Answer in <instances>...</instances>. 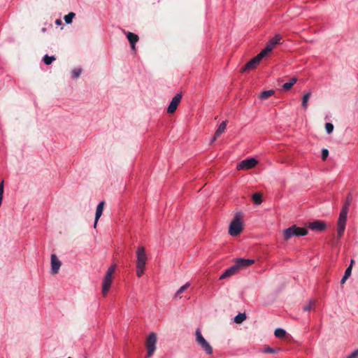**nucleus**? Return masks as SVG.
<instances>
[{"instance_id":"obj_1","label":"nucleus","mask_w":358,"mask_h":358,"mask_svg":"<svg viewBox=\"0 0 358 358\" xmlns=\"http://www.w3.org/2000/svg\"><path fill=\"white\" fill-rule=\"evenodd\" d=\"M136 275L138 277H141L144 274L146 262L148 261V256L145 248L142 245L138 246L136 251Z\"/></svg>"},{"instance_id":"obj_2","label":"nucleus","mask_w":358,"mask_h":358,"mask_svg":"<svg viewBox=\"0 0 358 358\" xmlns=\"http://www.w3.org/2000/svg\"><path fill=\"white\" fill-rule=\"evenodd\" d=\"M116 265H111L107 270L103 279L101 292L103 296H106L113 282V275L115 272Z\"/></svg>"},{"instance_id":"obj_3","label":"nucleus","mask_w":358,"mask_h":358,"mask_svg":"<svg viewBox=\"0 0 358 358\" xmlns=\"http://www.w3.org/2000/svg\"><path fill=\"white\" fill-rule=\"evenodd\" d=\"M308 234V230L306 228L299 227L292 225L283 231L284 239L288 241L293 236H303Z\"/></svg>"},{"instance_id":"obj_4","label":"nucleus","mask_w":358,"mask_h":358,"mask_svg":"<svg viewBox=\"0 0 358 358\" xmlns=\"http://www.w3.org/2000/svg\"><path fill=\"white\" fill-rule=\"evenodd\" d=\"M195 340L196 343L206 352V354L211 355L213 353V348L202 336L201 331L199 329H197L195 331Z\"/></svg>"},{"instance_id":"obj_5","label":"nucleus","mask_w":358,"mask_h":358,"mask_svg":"<svg viewBox=\"0 0 358 358\" xmlns=\"http://www.w3.org/2000/svg\"><path fill=\"white\" fill-rule=\"evenodd\" d=\"M347 208H345L340 212L337 222V236L338 238L342 237L345 231L347 222Z\"/></svg>"},{"instance_id":"obj_6","label":"nucleus","mask_w":358,"mask_h":358,"mask_svg":"<svg viewBox=\"0 0 358 358\" xmlns=\"http://www.w3.org/2000/svg\"><path fill=\"white\" fill-rule=\"evenodd\" d=\"M157 334L154 332L149 334L146 339V348H147V355L148 357H151L153 355L156 350V343H157Z\"/></svg>"},{"instance_id":"obj_7","label":"nucleus","mask_w":358,"mask_h":358,"mask_svg":"<svg viewBox=\"0 0 358 358\" xmlns=\"http://www.w3.org/2000/svg\"><path fill=\"white\" fill-rule=\"evenodd\" d=\"M243 230V223L239 217H236L231 222L229 233L231 236H236Z\"/></svg>"},{"instance_id":"obj_8","label":"nucleus","mask_w":358,"mask_h":358,"mask_svg":"<svg viewBox=\"0 0 358 358\" xmlns=\"http://www.w3.org/2000/svg\"><path fill=\"white\" fill-rule=\"evenodd\" d=\"M264 57V54L260 52L257 56L250 59L245 64V66L242 69V72H245L255 69Z\"/></svg>"},{"instance_id":"obj_9","label":"nucleus","mask_w":358,"mask_h":358,"mask_svg":"<svg viewBox=\"0 0 358 358\" xmlns=\"http://www.w3.org/2000/svg\"><path fill=\"white\" fill-rule=\"evenodd\" d=\"M282 36L280 34H275L266 44V47L261 51L264 55H267L273 50L275 46L280 43Z\"/></svg>"},{"instance_id":"obj_10","label":"nucleus","mask_w":358,"mask_h":358,"mask_svg":"<svg viewBox=\"0 0 358 358\" xmlns=\"http://www.w3.org/2000/svg\"><path fill=\"white\" fill-rule=\"evenodd\" d=\"M258 162L255 158L245 159L237 164L238 170H248L255 167Z\"/></svg>"},{"instance_id":"obj_11","label":"nucleus","mask_w":358,"mask_h":358,"mask_svg":"<svg viewBox=\"0 0 358 358\" xmlns=\"http://www.w3.org/2000/svg\"><path fill=\"white\" fill-rule=\"evenodd\" d=\"M50 264H51L50 273L52 275L57 274L59 272V268H60L61 265H62V262L57 258V255H55V254H52L51 255Z\"/></svg>"},{"instance_id":"obj_12","label":"nucleus","mask_w":358,"mask_h":358,"mask_svg":"<svg viewBox=\"0 0 358 358\" xmlns=\"http://www.w3.org/2000/svg\"><path fill=\"white\" fill-rule=\"evenodd\" d=\"M182 99V94H177L171 100L168 108L167 112L169 113H173L176 109L177 107L180 102Z\"/></svg>"},{"instance_id":"obj_13","label":"nucleus","mask_w":358,"mask_h":358,"mask_svg":"<svg viewBox=\"0 0 358 358\" xmlns=\"http://www.w3.org/2000/svg\"><path fill=\"white\" fill-rule=\"evenodd\" d=\"M308 227L313 231H322L325 229L326 224L322 221H314L308 224Z\"/></svg>"},{"instance_id":"obj_14","label":"nucleus","mask_w":358,"mask_h":358,"mask_svg":"<svg viewBox=\"0 0 358 358\" xmlns=\"http://www.w3.org/2000/svg\"><path fill=\"white\" fill-rule=\"evenodd\" d=\"M239 270L238 266L235 264L229 268H227L220 277V280L229 278L238 272Z\"/></svg>"},{"instance_id":"obj_15","label":"nucleus","mask_w":358,"mask_h":358,"mask_svg":"<svg viewBox=\"0 0 358 358\" xmlns=\"http://www.w3.org/2000/svg\"><path fill=\"white\" fill-rule=\"evenodd\" d=\"M104 205H105V202L103 201L99 202V204L97 205V207L96 209V213H95L94 223V228H96L98 220L102 215Z\"/></svg>"},{"instance_id":"obj_16","label":"nucleus","mask_w":358,"mask_h":358,"mask_svg":"<svg viewBox=\"0 0 358 358\" xmlns=\"http://www.w3.org/2000/svg\"><path fill=\"white\" fill-rule=\"evenodd\" d=\"M227 127V121H223L221 122V124L219 125L218 128L217 129L214 136L210 141V143H213L214 141H216V139L224 131Z\"/></svg>"},{"instance_id":"obj_17","label":"nucleus","mask_w":358,"mask_h":358,"mask_svg":"<svg viewBox=\"0 0 358 358\" xmlns=\"http://www.w3.org/2000/svg\"><path fill=\"white\" fill-rule=\"evenodd\" d=\"M255 262L253 259H237L236 261V264L238 266V268L240 269L242 267H246L251 264H252Z\"/></svg>"},{"instance_id":"obj_18","label":"nucleus","mask_w":358,"mask_h":358,"mask_svg":"<svg viewBox=\"0 0 358 358\" xmlns=\"http://www.w3.org/2000/svg\"><path fill=\"white\" fill-rule=\"evenodd\" d=\"M127 37L131 44V49L134 50L135 44L138 41V36L134 33L127 32Z\"/></svg>"},{"instance_id":"obj_19","label":"nucleus","mask_w":358,"mask_h":358,"mask_svg":"<svg viewBox=\"0 0 358 358\" xmlns=\"http://www.w3.org/2000/svg\"><path fill=\"white\" fill-rule=\"evenodd\" d=\"M296 80H296V78H292L289 80V82L283 84L282 89L285 90H289L296 83Z\"/></svg>"},{"instance_id":"obj_20","label":"nucleus","mask_w":358,"mask_h":358,"mask_svg":"<svg viewBox=\"0 0 358 358\" xmlns=\"http://www.w3.org/2000/svg\"><path fill=\"white\" fill-rule=\"evenodd\" d=\"M311 95L310 92H307L304 94L302 99V106L304 109H306L308 108V102L309 100V98Z\"/></svg>"},{"instance_id":"obj_21","label":"nucleus","mask_w":358,"mask_h":358,"mask_svg":"<svg viewBox=\"0 0 358 358\" xmlns=\"http://www.w3.org/2000/svg\"><path fill=\"white\" fill-rule=\"evenodd\" d=\"M246 319V315L245 313H238L235 317H234V322L236 324H241Z\"/></svg>"},{"instance_id":"obj_22","label":"nucleus","mask_w":358,"mask_h":358,"mask_svg":"<svg viewBox=\"0 0 358 358\" xmlns=\"http://www.w3.org/2000/svg\"><path fill=\"white\" fill-rule=\"evenodd\" d=\"M273 94H274V91H273V90L264 91L260 94L259 98L262 99H266L268 97H270L271 96H272Z\"/></svg>"},{"instance_id":"obj_23","label":"nucleus","mask_w":358,"mask_h":358,"mask_svg":"<svg viewBox=\"0 0 358 358\" xmlns=\"http://www.w3.org/2000/svg\"><path fill=\"white\" fill-rule=\"evenodd\" d=\"M274 334L277 338H283L286 334V331L283 329L278 328L275 330Z\"/></svg>"},{"instance_id":"obj_24","label":"nucleus","mask_w":358,"mask_h":358,"mask_svg":"<svg viewBox=\"0 0 358 358\" xmlns=\"http://www.w3.org/2000/svg\"><path fill=\"white\" fill-rule=\"evenodd\" d=\"M75 17L74 13H69L68 15L64 16V21L66 24H71L72 22L73 18Z\"/></svg>"},{"instance_id":"obj_25","label":"nucleus","mask_w":358,"mask_h":358,"mask_svg":"<svg viewBox=\"0 0 358 358\" xmlns=\"http://www.w3.org/2000/svg\"><path fill=\"white\" fill-rule=\"evenodd\" d=\"M55 60V57L54 56H48V55H45L43 57V62L47 65L50 64Z\"/></svg>"},{"instance_id":"obj_26","label":"nucleus","mask_w":358,"mask_h":358,"mask_svg":"<svg viewBox=\"0 0 358 358\" xmlns=\"http://www.w3.org/2000/svg\"><path fill=\"white\" fill-rule=\"evenodd\" d=\"M314 304H315L314 300H312V299L309 300L308 303L303 306V310L304 311L310 310L313 308Z\"/></svg>"},{"instance_id":"obj_27","label":"nucleus","mask_w":358,"mask_h":358,"mask_svg":"<svg viewBox=\"0 0 358 358\" xmlns=\"http://www.w3.org/2000/svg\"><path fill=\"white\" fill-rule=\"evenodd\" d=\"M190 286V283L189 282H187L186 284H185L184 285H182V287H180V289L176 292V295L178 296L180 294H182L183 292H185V290H186Z\"/></svg>"},{"instance_id":"obj_28","label":"nucleus","mask_w":358,"mask_h":358,"mask_svg":"<svg viewBox=\"0 0 358 358\" xmlns=\"http://www.w3.org/2000/svg\"><path fill=\"white\" fill-rule=\"evenodd\" d=\"M252 199L255 203L259 204L262 203V196L259 194H254L252 195Z\"/></svg>"},{"instance_id":"obj_29","label":"nucleus","mask_w":358,"mask_h":358,"mask_svg":"<svg viewBox=\"0 0 358 358\" xmlns=\"http://www.w3.org/2000/svg\"><path fill=\"white\" fill-rule=\"evenodd\" d=\"M82 73L81 69H75L72 71V76L73 78H78Z\"/></svg>"},{"instance_id":"obj_30","label":"nucleus","mask_w":358,"mask_h":358,"mask_svg":"<svg viewBox=\"0 0 358 358\" xmlns=\"http://www.w3.org/2000/svg\"><path fill=\"white\" fill-rule=\"evenodd\" d=\"M325 129H326L327 133L329 134L332 133V131L334 130V125L329 122L326 123Z\"/></svg>"},{"instance_id":"obj_31","label":"nucleus","mask_w":358,"mask_h":358,"mask_svg":"<svg viewBox=\"0 0 358 358\" xmlns=\"http://www.w3.org/2000/svg\"><path fill=\"white\" fill-rule=\"evenodd\" d=\"M277 351H278V350H275L271 347H266L265 348L264 350H263V352L264 353H275Z\"/></svg>"},{"instance_id":"obj_32","label":"nucleus","mask_w":358,"mask_h":358,"mask_svg":"<svg viewBox=\"0 0 358 358\" xmlns=\"http://www.w3.org/2000/svg\"><path fill=\"white\" fill-rule=\"evenodd\" d=\"M329 155V151L327 149H322V159L323 161L326 160V159L327 158Z\"/></svg>"},{"instance_id":"obj_33","label":"nucleus","mask_w":358,"mask_h":358,"mask_svg":"<svg viewBox=\"0 0 358 358\" xmlns=\"http://www.w3.org/2000/svg\"><path fill=\"white\" fill-rule=\"evenodd\" d=\"M350 202H351V196H350V195H349L347 197L344 206L342 208V209H344L345 208H347V213H348V207H349V206L350 204Z\"/></svg>"},{"instance_id":"obj_34","label":"nucleus","mask_w":358,"mask_h":358,"mask_svg":"<svg viewBox=\"0 0 358 358\" xmlns=\"http://www.w3.org/2000/svg\"><path fill=\"white\" fill-rule=\"evenodd\" d=\"M358 357V349L352 352L350 355H348L346 358H357Z\"/></svg>"},{"instance_id":"obj_35","label":"nucleus","mask_w":358,"mask_h":358,"mask_svg":"<svg viewBox=\"0 0 358 358\" xmlns=\"http://www.w3.org/2000/svg\"><path fill=\"white\" fill-rule=\"evenodd\" d=\"M352 269L351 266H348L345 271L344 275L349 278L351 275Z\"/></svg>"},{"instance_id":"obj_36","label":"nucleus","mask_w":358,"mask_h":358,"mask_svg":"<svg viewBox=\"0 0 358 358\" xmlns=\"http://www.w3.org/2000/svg\"><path fill=\"white\" fill-rule=\"evenodd\" d=\"M348 278V277L343 275V277L342 278V279L341 280V283L344 284Z\"/></svg>"},{"instance_id":"obj_37","label":"nucleus","mask_w":358,"mask_h":358,"mask_svg":"<svg viewBox=\"0 0 358 358\" xmlns=\"http://www.w3.org/2000/svg\"><path fill=\"white\" fill-rule=\"evenodd\" d=\"M55 22L58 25H60L62 24V21L60 19H57Z\"/></svg>"},{"instance_id":"obj_38","label":"nucleus","mask_w":358,"mask_h":358,"mask_svg":"<svg viewBox=\"0 0 358 358\" xmlns=\"http://www.w3.org/2000/svg\"><path fill=\"white\" fill-rule=\"evenodd\" d=\"M354 263H355L354 259H351V261H350V266H351V268H352V266H353V264H354Z\"/></svg>"},{"instance_id":"obj_39","label":"nucleus","mask_w":358,"mask_h":358,"mask_svg":"<svg viewBox=\"0 0 358 358\" xmlns=\"http://www.w3.org/2000/svg\"><path fill=\"white\" fill-rule=\"evenodd\" d=\"M68 358H71V357H68Z\"/></svg>"}]
</instances>
